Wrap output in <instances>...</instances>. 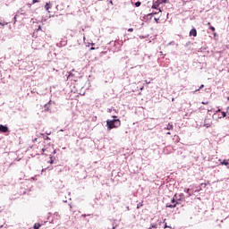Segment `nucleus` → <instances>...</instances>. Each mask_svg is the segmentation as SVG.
<instances>
[{"mask_svg": "<svg viewBox=\"0 0 229 229\" xmlns=\"http://www.w3.org/2000/svg\"><path fill=\"white\" fill-rule=\"evenodd\" d=\"M50 164H53V157H50Z\"/></svg>", "mask_w": 229, "mask_h": 229, "instance_id": "nucleus-29", "label": "nucleus"}, {"mask_svg": "<svg viewBox=\"0 0 229 229\" xmlns=\"http://www.w3.org/2000/svg\"><path fill=\"white\" fill-rule=\"evenodd\" d=\"M202 105H208V101L202 102Z\"/></svg>", "mask_w": 229, "mask_h": 229, "instance_id": "nucleus-25", "label": "nucleus"}, {"mask_svg": "<svg viewBox=\"0 0 229 229\" xmlns=\"http://www.w3.org/2000/svg\"><path fill=\"white\" fill-rule=\"evenodd\" d=\"M83 40H85V36L83 37Z\"/></svg>", "mask_w": 229, "mask_h": 229, "instance_id": "nucleus-38", "label": "nucleus"}, {"mask_svg": "<svg viewBox=\"0 0 229 229\" xmlns=\"http://www.w3.org/2000/svg\"><path fill=\"white\" fill-rule=\"evenodd\" d=\"M223 117H226V112H221V115L218 114V119H223Z\"/></svg>", "mask_w": 229, "mask_h": 229, "instance_id": "nucleus-10", "label": "nucleus"}, {"mask_svg": "<svg viewBox=\"0 0 229 229\" xmlns=\"http://www.w3.org/2000/svg\"><path fill=\"white\" fill-rule=\"evenodd\" d=\"M8 21H4V20L0 19V28H4V26H7Z\"/></svg>", "mask_w": 229, "mask_h": 229, "instance_id": "nucleus-6", "label": "nucleus"}, {"mask_svg": "<svg viewBox=\"0 0 229 229\" xmlns=\"http://www.w3.org/2000/svg\"><path fill=\"white\" fill-rule=\"evenodd\" d=\"M166 130H173V125L168 124L167 127H166Z\"/></svg>", "mask_w": 229, "mask_h": 229, "instance_id": "nucleus-17", "label": "nucleus"}, {"mask_svg": "<svg viewBox=\"0 0 229 229\" xmlns=\"http://www.w3.org/2000/svg\"><path fill=\"white\" fill-rule=\"evenodd\" d=\"M113 118H114V119H117V116H115V115H113Z\"/></svg>", "mask_w": 229, "mask_h": 229, "instance_id": "nucleus-31", "label": "nucleus"}, {"mask_svg": "<svg viewBox=\"0 0 229 229\" xmlns=\"http://www.w3.org/2000/svg\"><path fill=\"white\" fill-rule=\"evenodd\" d=\"M152 8H153L154 10H157V9H158V4H157L155 2H153Z\"/></svg>", "mask_w": 229, "mask_h": 229, "instance_id": "nucleus-12", "label": "nucleus"}, {"mask_svg": "<svg viewBox=\"0 0 229 229\" xmlns=\"http://www.w3.org/2000/svg\"><path fill=\"white\" fill-rule=\"evenodd\" d=\"M190 37H198V31L196 30V29H192L190 31Z\"/></svg>", "mask_w": 229, "mask_h": 229, "instance_id": "nucleus-5", "label": "nucleus"}, {"mask_svg": "<svg viewBox=\"0 0 229 229\" xmlns=\"http://www.w3.org/2000/svg\"><path fill=\"white\" fill-rule=\"evenodd\" d=\"M164 223H165V219L164 220Z\"/></svg>", "mask_w": 229, "mask_h": 229, "instance_id": "nucleus-43", "label": "nucleus"}, {"mask_svg": "<svg viewBox=\"0 0 229 229\" xmlns=\"http://www.w3.org/2000/svg\"><path fill=\"white\" fill-rule=\"evenodd\" d=\"M41 136L44 137V133H41Z\"/></svg>", "mask_w": 229, "mask_h": 229, "instance_id": "nucleus-36", "label": "nucleus"}, {"mask_svg": "<svg viewBox=\"0 0 229 229\" xmlns=\"http://www.w3.org/2000/svg\"><path fill=\"white\" fill-rule=\"evenodd\" d=\"M47 151V148H42L41 149H39L38 151V155H44V153H46Z\"/></svg>", "mask_w": 229, "mask_h": 229, "instance_id": "nucleus-9", "label": "nucleus"}, {"mask_svg": "<svg viewBox=\"0 0 229 229\" xmlns=\"http://www.w3.org/2000/svg\"><path fill=\"white\" fill-rule=\"evenodd\" d=\"M45 108H47V110H49V107L47 106V104L45 105Z\"/></svg>", "mask_w": 229, "mask_h": 229, "instance_id": "nucleus-27", "label": "nucleus"}, {"mask_svg": "<svg viewBox=\"0 0 229 229\" xmlns=\"http://www.w3.org/2000/svg\"><path fill=\"white\" fill-rule=\"evenodd\" d=\"M46 134H47V135H50V134H51V132H46Z\"/></svg>", "mask_w": 229, "mask_h": 229, "instance_id": "nucleus-32", "label": "nucleus"}, {"mask_svg": "<svg viewBox=\"0 0 229 229\" xmlns=\"http://www.w3.org/2000/svg\"><path fill=\"white\" fill-rule=\"evenodd\" d=\"M219 112H221V109H218V110L216 111V113L214 114V115H217V114H219Z\"/></svg>", "mask_w": 229, "mask_h": 229, "instance_id": "nucleus-23", "label": "nucleus"}, {"mask_svg": "<svg viewBox=\"0 0 229 229\" xmlns=\"http://www.w3.org/2000/svg\"><path fill=\"white\" fill-rule=\"evenodd\" d=\"M0 131H1L2 133H7V131H8V126L0 124Z\"/></svg>", "mask_w": 229, "mask_h": 229, "instance_id": "nucleus-3", "label": "nucleus"}, {"mask_svg": "<svg viewBox=\"0 0 229 229\" xmlns=\"http://www.w3.org/2000/svg\"><path fill=\"white\" fill-rule=\"evenodd\" d=\"M172 203H175V204H166V208H176V205H178V201H176V199H174V197L172 199Z\"/></svg>", "mask_w": 229, "mask_h": 229, "instance_id": "nucleus-2", "label": "nucleus"}, {"mask_svg": "<svg viewBox=\"0 0 229 229\" xmlns=\"http://www.w3.org/2000/svg\"><path fill=\"white\" fill-rule=\"evenodd\" d=\"M216 33H214V36H215V37H216Z\"/></svg>", "mask_w": 229, "mask_h": 229, "instance_id": "nucleus-39", "label": "nucleus"}, {"mask_svg": "<svg viewBox=\"0 0 229 229\" xmlns=\"http://www.w3.org/2000/svg\"><path fill=\"white\" fill-rule=\"evenodd\" d=\"M39 146H44V143H42V142H39Z\"/></svg>", "mask_w": 229, "mask_h": 229, "instance_id": "nucleus-30", "label": "nucleus"}, {"mask_svg": "<svg viewBox=\"0 0 229 229\" xmlns=\"http://www.w3.org/2000/svg\"><path fill=\"white\" fill-rule=\"evenodd\" d=\"M96 49L94 47H90V51H94Z\"/></svg>", "mask_w": 229, "mask_h": 229, "instance_id": "nucleus-28", "label": "nucleus"}, {"mask_svg": "<svg viewBox=\"0 0 229 229\" xmlns=\"http://www.w3.org/2000/svg\"><path fill=\"white\" fill-rule=\"evenodd\" d=\"M112 229H115V226H113V228Z\"/></svg>", "mask_w": 229, "mask_h": 229, "instance_id": "nucleus-37", "label": "nucleus"}, {"mask_svg": "<svg viewBox=\"0 0 229 229\" xmlns=\"http://www.w3.org/2000/svg\"><path fill=\"white\" fill-rule=\"evenodd\" d=\"M34 141H37V139H35Z\"/></svg>", "mask_w": 229, "mask_h": 229, "instance_id": "nucleus-40", "label": "nucleus"}, {"mask_svg": "<svg viewBox=\"0 0 229 229\" xmlns=\"http://www.w3.org/2000/svg\"><path fill=\"white\" fill-rule=\"evenodd\" d=\"M209 30H211V31H216V28L209 26Z\"/></svg>", "mask_w": 229, "mask_h": 229, "instance_id": "nucleus-18", "label": "nucleus"}, {"mask_svg": "<svg viewBox=\"0 0 229 229\" xmlns=\"http://www.w3.org/2000/svg\"><path fill=\"white\" fill-rule=\"evenodd\" d=\"M153 2L160 6V4H165V3H167V0H153Z\"/></svg>", "mask_w": 229, "mask_h": 229, "instance_id": "nucleus-4", "label": "nucleus"}, {"mask_svg": "<svg viewBox=\"0 0 229 229\" xmlns=\"http://www.w3.org/2000/svg\"><path fill=\"white\" fill-rule=\"evenodd\" d=\"M45 140H51V138H49V137H45Z\"/></svg>", "mask_w": 229, "mask_h": 229, "instance_id": "nucleus-24", "label": "nucleus"}, {"mask_svg": "<svg viewBox=\"0 0 229 229\" xmlns=\"http://www.w3.org/2000/svg\"><path fill=\"white\" fill-rule=\"evenodd\" d=\"M51 8V3H47L46 4H45V10L47 11V12H49V9Z\"/></svg>", "mask_w": 229, "mask_h": 229, "instance_id": "nucleus-8", "label": "nucleus"}, {"mask_svg": "<svg viewBox=\"0 0 229 229\" xmlns=\"http://www.w3.org/2000/svg\"><path fill=\"white\" fill-rule=\"evenodd\" d=\"M107 130H114V128H119L121 126L120 119L106 120Z\"/></svg>", "mask_w": 229, "mask_h": 229, "instance_id": "nucleus-1", "label": "nucleus"}, {"mask_svg": "<svg viewBox=\"0 0 229 229\" xmlns=\"http://www.w3.org/2000/svg\"><path fill=\"white\" fill-rule=\"evenodd\" d=\"M165 228H172L171 226L167 225V223L165 224Z\"/></svg>", "mask_w": 229, "mask_h": 229, "instance_id": "nucleus-21", "label": "nucleus"}, {"mask_svg": "<svg viewBox=\"0 0 229 229\" xmlns=\"http://www.w3.org/2000/svg\"><path fill=\"white\" fill-rule=\"evenodd\" d=\"M205 88V85H200L199 89H196L195 92H199V90H201V89H204Z\"/></svg>", "mask_w": 229, "mask_h": 229, "instance_id": "nucleus-14", "label": "nucleus"}, {"mask_svg": "<svg viewBox=\"0 0 229 229\" xmlns=\"http://www.w3.org/2000/svg\"><path fill=\"white\" fill-rule=\"evenodd\" d=\"M168 135H171V132H167Z\"/></svg>", "mask_w": 229, "mask_h": 229, "instance_id": "nucleus-35", "label": "nucleus"}, {"mask_svg": "<svg viewBox=\"0 0 229 229\" xmlns=\"http://www.w3.org/2000/svg\"><path fill=\"white\" fill-rule=\"evenodd\" d=\"M151 228H157V225H152L149 227V229H151Z\"/></svg>", "mask_w": 229, "mask_h": 229, "instance_id": "nucleus-22", "label": "nucleus"}, {"mask_svg": "<svg viewBox=\"0 0 229 229\" xmlns=\"http://www.w3.org/2000/svg\"><path fill=\"white\" fill-rule=\"evenodd\" d=\"M128 31H129L130 33H132V31H133V28H130V29H128Z\"/></svg>", "mask_w": 229, "mask_h": 229, "instance_id": "nucleus-20", "label": "nucleus"}, {"mask_svg": "<svg viewBox=\"0 0 229 229\" xmlns=\"http://www.w3.org/2000/svg\"><path fill=\"white\" fill-rule=\"evenodd\" d=\"M68 80H73L72 79V72H70L69 75H68Z\"/></svg>", "mask_w": 229, "mask_h": 229, "instance_id": "nucleus-16", "label": "nucleus"}, {"mask_svg": "<svg viewBox=\"0 0 229 229\" xmlns=\"http://www.w3.org/2000/svg\"><path fill=\"white\" fill-rule=\"evenodd\" d=\"M140 4H141V3H140V2H136V3H135V6H136V8H139V6H140Z\"/></svg>", "mask_w": 229, "mask_h": 229, "instance_id": "nucleus-15", "label": "nucleus"}, {"mask_svg": "<svg viewBox=\"0 0 229 229\" xmlns=\"http://www.w3.org/2000/svg\"><path fill=\"white\" fill-rule=\"evenodd\" d=\"M187 192H189V189L187 190Z\"/></svg>", "mask_w": 229, "mask_h": 229, "instance_id": "nucleus-42", "label": "nucleus"}, {"mask_svg": "<svg viewBox=\"0 0 229 229\" xmlns=\"http://www.w3.org/2000/svg\"><path fill=\"white\" fill-rule=\"evenodd\" d=\"M229 163L226 159H225L223 162H222V165H228Z\"/></svg>", "mask_w": 229, "mask_h": 229, "instance_id": "nucleus-13", "label": "nucleus"}, {"mask_svg": "<svg viewBox=\"0 0 229 229\" xmlns=\"http://www.w3.org/2000/svg\"><path fill=\"white\" fill-rule=\"evenodd\" d=\"M40 226H42V225L38 224V223H36L33 226V229H39Z\"/></svg>", "mask_w": 229, "mask_h": 229, "instance_id": "nucleus-11", "label": "nucleus"}, {"mask_svg": "<svg viewBox=\"0 0 229 229\" xmlns=\"http://www.w3.org/2000/svg\"><path fill=\"white\" fill-rule=\"evenodd\" d=\"M201 185H205V187H207V183H202Z\"/></svg>", "mask_w": 229, "mask_h": 229, "instance_id": "nucleus-33", "label": "nucleus"}, {"mask_svg": "<svg viewBox=\"0 0 229 229\" xmlns=\"http://www.w3.org/2000/svg\"><path fill=\"white\" fill-rule=\"evenodd\" d=\"M39 2H40L39 0H33L32 4H35V3H39Z\"/></svg>", "mask_w": 229, "mask_h": 229, "instance_id": "nucleus-19", "label": "nucleus"}, {"mask_svg": "<svg viewBox=\"0 0 229 229\" xmlns=\"http://www.w3.org/2000/svg\"><path fill=\"white\" fill-rule=\"evenodd\" d=\"M33 4H27V6H29V8H31V5H32Z\"/></svg>", "mask_w": 229, "mask_h": 229, "instance_id": "nucleus-26", "label": "nucleus"}, {"mask_svg": "<svg viewBox=\"0 0 229 229\" xmlns=\"http://www.w3.org/2000/svg\"><path fill=\"white\" fill-rule=\"evenodd\" d=\"M207 121H208V119L205 120L204 126H206V128H210L212 126V122L207 123Z\"/></svg>", "mask_w": 229, "mask_h": 229, "instance_id": "nucleus-7", "label": "nucleus"}, {"mask_svg": "<svg viewBox=\"0 0 229 229\" xmlns=\"http://www.w3.org/2000/svg\"><path fill=\"white\" fill-rule=\"evenodd\" d=\"M208 26H210V22H208Z\"/></svg>", "mask_w": 229, "mask_h": 229, "instance_id": "nucleus-34", "label": "nucleus"}, {"mask_svg": "<svg viewBox=\"0 0 229 229\" xmlns=\"http://www.w3.org/2000/svg\"><path fill=\"white\" fill-rule=\"evenodd\" d=\"M159 12H162V10L159 9Z\"/></svg>", "mask_w": 229, "mask_h": 229, "instance_id": "nucleus-41", "label": "nucleus"}]
</instances>
